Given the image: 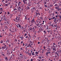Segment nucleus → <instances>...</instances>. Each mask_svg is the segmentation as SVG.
<instances>
[{
    "label": "nucleus",
    "mask_w": 61,
    "mask_h": 61,
    "mask_svg": "<svg viewBox=\"0 0 61 61\" xmlns=\"http://www.w3.org/2000/svg\"><path fill=\"white\" fill-rule=\"evenodd\" d=\"M5 60H6V61H7V60H8V58H7V57H6L5 58Z\"/></svg>",
    "instance_id": "nucleus-29"
},
{
    "label": "nucleus",
    "mask_w": 61,
    "mask_h": 61,
    "mask_svg": "<svg viewBox=\"0 0 61 61\" xmlns=\"http://www.w3.org/2000/svg\"><path fill=\"white\" fill-rule=\"evenodd\" d=\"M58 7H56L55 8H56V9H58Z\"/></svg>",
    "instance_id": "nucleus-55"
},
{
    "label": "nucleus",
    "mask_w": 61,
    "mask_h": 61,
    "mask_svg": "<svg viewBox=\"0 0 61 61\" xmlns=\"http://www.w3.org/2000/svg\"><path fill=\"white\" fill-rule=\"evenodd\" d=\"M27 34H26V33H25V34L24 36H27Z\"/></svg>",
    "instance_id": "nucleus-40"
},
{
    "label": "nucleus",
    "mask_w": 61,
    "mask_h": 61,
    "mask_svg": "<svg viewBox=\"0 0 61 61\" xmlns=\"http://www.w3.org/2000/svg\"><path fill=\"white\" fill-rule=\"evenodd\" d=\"M35 54V52H33V53H32V56H33V55H35V54H36V53Z\"/></svg>",
    "instance_id": "nucleus-18"
},
{
    "label": "nucleus",
    "mask_w": 61,
    "mask_h": 61,
    "mask_svg": "<svg viewBox=\"0 0 61 61\" xmlns=\"http://www.w3.org/2000/svg\"><path fill=\"white\" fill-rule=\"evenodd\" d=\"M46 2L45 1V4H44V5H46Z\"/></svg>",
    "instance_id": "nucleus-48"
},
{
    "label": "nucleus",
    "mask_w": 61,
    "mask_h": 61,
    "mask_svg": "<svg viewBox=\"0 0 61 61\" xmlns=\"http://www.w3.org/2000/svg\"><path fill=\"white\" fill-rule=\"evenodd\" d=\"M17 6V4H15V7H16V6Z\"/></svg>",
    "instance_id": "nucleus-57"
},
{
    "label": "nucleus",
    "mask_w": 61,
    "mask_h": 61,
    "mask_svg": "<svg viewBox=\"0 0 61 61\" xmlns=\"http://www.w3.org/2000/svg\"><path fill=\"white\" fill-rule=\"evenodd\" d=\"M23 56H24V55H22L21 56V57L20 58V59H21V60H22V59L23 58Z\"/></svg>",
    "instance_id": "nucleus-12"
},
{
    "label": "nucleus",
    "mask_w": 61,
    "mask_h": 61,
    "mask_svg": "<svg viewBox=\"0 0 61 61\" xmlns=\"http://www.w3.org/2000/svg\"><path fill=\"white\" fill-rule=\"evenodd\" d=\"M47 49H46L45 50H46V51L47 52H50V50L51 51V49H50V48H49V47H48V48H47Z\"/></svg>",
    "instance_id": "nucleus-3"
},
{
    "label": "nucleus",
    "mask_w": 61,
    "mask_h": 61,
    "mask_svg": "<svg viewBox=\"0 0 61 61\" xmlns=\"http://www.w3.org/2000/svg\"><path fill=\"white\" fill-rule=\"evenodd\" d=\"M26 10H30V8L28 6H27L26 7Z\"/></svg>",
    "instance_id": "nucleus-7"
},
{
    "label": "nucleus",
    "mask_w": 61,
    "mask_h": 61,
    "mask_svg": "<svg viewBox=\"0 0 61 61\" xmlns=\"http://www.w3.org/2000/svg\"><path fill=\"white\" fill-rule=\"evenodd\" d=\"M32 8V9H31V10H34V11L35 10V7H33Z\"/></svg>",
    "instance_id": "nucleus-13"
},
{
    "label": "nucleus",
    "mask_w": 61,
    "mask_h": 61,
    "mask_svg": "<svg viewBox=\"0 0 61 61\" xmlns=\"http://www.w3.org/2000/svg\"><path fill=\"white\" fill-rule=\"evenodd\" d=\"M6 22H7V23L8 24H9V23H10V22H9V21H6Z\"/></svg>",
    "instance_id": "nucleus-28"
},
{
    "label": "nucleus",
    "mask_w": 61,
    "mask_h": 61,
    "mask_svg": "<svg viewBox=\"0 0 61 61\" xmlns=\"http://www.w3.org/2000/svg\"><path fill=\"white\" fill-rule=\"evenodd\" d=\"M55 6V7H58V5H57V4H56L55 5H54Z\"/></svg>",
    "instance_id": "nucleus-15"
},
{
    "label": "nucleus",
    "mask_w": 61,
    "mask_h": 61,
    "mask_svg": "<svg viewBox=\"0 0 61 61\" xmlns=\"http://www.w3.org/2000/svg\"><path fill=\"white\" fill-rule=\"evenodd\" d=\"M54 27H56V26H57V25H54Z\"/></svg>",
    "instance_id": "nucleus-51"
},
{
    "label": "nucleus",
    "mask_w": 61,
    "mask_h": 61,
    "mask_svg": "<svg viewBox=\"0 0 61 61\" xmlns=\"http://www.w3.org/2000/svg\"><path fill=\"white\" fill-rule=\"evenodd\" d=\"M22 10H20V9H18V11H19V12H20Z\"/></svg>",
    "instance_id": "nucleus-31"
},
{
    "label": "nucleus",
    "mask_w": 61,
    "mask_h": 61,
    "mask_svg": "<svg viewBox=\"0 0 61 61\" xmlns=\"http://www.w3.org/2000/svg\"><path fill=\"white\" fill-rule=\"evenodd\" d=\"M29 55H30V56H31V55H32V53H30V54Z\"/></svg>",
    "instance_id": "nucleus-62"
},
{
    "label": "nucleus",
    "mask_w": 61,
    "mask_h": 61,
    "mask_svg": "<svg viewBox=\"0 0 61 61\" xmlns=\"http://www.w3.org/2000/svg\"><path fill=\"white\" fill-rule=\"evenodd\" d=\"M5 18H6V17L5 16V15L3 16H2L1 17V18L2 19L3 18H4L3 19V20H5V21H6V19H5Z\"/></svg>",
    "instance_id": "nucleus-5"
},
{
    "label": "nucleus",
    "mask_w": 61,
    "mask_h": 61,
    "mask_svg": "<svg viewBox=\"0 0 61 61\" xmlns=\"http://www.w3.org/2000/svg\"><path fill=\"white\" fill-rule=\"evenodd\" d=\"M30 19V18H28V19H27V20H29Z\"/></svg>",
    "instance_id": "nucleus-53"
},
{
    "label": "nucleus",
    "mask_w": 61,
    "mask_h": 61,
    "mask_svg": "<svg viewBox=\"0 0 61 61\" xmlns=\"http://www.w3.org/2000/svg\"><path fill=\"white\" fill-rule=\"evenodd\" d=\"M50 5L51 7H52V6H53V5Z\"/></svg>",
    "instance_id": "nucleus-45"
},
{
    "label": "nucleus",
    "mask_w": 61,
    "mask_h": 61,
    "mask_svg": "<svg viewBox=\"0 0 61 61\" xmlns=\"http://www.w3.org/2000/svg\"><path fill=\"white\" fill-rule=\"evenodd\" d=\"M34 10H32V13H33L34 12Z\"/></svg>",
    "instance_id": "nucleus-50"
},
{
    "label": "nucleus",
    "mask_w": 61,
    "mask_h": 61,
    "mask_svg": "<svg viewBox=\"0 0 61 61\" xmlns=\"http://www.w3.org/2000/svg\"><path fill=\"white\" fill-rule=\"evenodd\" d=\"M31 23H34L35 22V21H34V18H33L32 20L31 21Z\"/></svg>",
    "instance_id": "nucleus-10"
},
{
    "label": "nucleus",
    "mask_w": 61,
    "mask_h": 61,
    "mask_svg": "<svg viewBox=\"0 0 61 61\" xmlns=\"http://www.w3.org/2000/svg\"><path fill=\"white\" fill-rule=\"evenodd\" d=\"M10 32H13V33H14V31L12 30H10Z\"/></svg>",
    "instance_id": "nucleus-56"
},
{
    "label": "nucleus",
    "mask_w": 61,
    "mask_h": 61,
    "mask_svg": "<svg viewBox=\"0 0 61 61\" xmlns=\"http://www.w3.org/2000/svg\"><path fill=\"white\" fill-rule=\"evenodd\" d=\"M40 3V2L39 1L38 3H37V4H38L39 5V3Z\"/></svg>",
    "instance_id": "nucleus-54"
},
{
    "label": "nucleus",
    "mask_w": 61,
    "mask_h": 61,
    "mask_svg": "<svg viewBox=\"0 0 61 61\" xmlns=\"http://www.w3.org/2000/svg\"><path fill=\"white\" fill-rule=\"evenodd\" d=\"M44 33H45V34H46V31L45 30H44Z\"/></svg>",
    "instance_id": "nucleus-44"
},
{
    "label": "nucleus",
    "mask_w": 61,
    "mask_h": 61,
    "mask_svg": "<svg viewBox=\"0 0 61 61\" xmlns=\"http://www.w3.org/2000/svg\"><path fill=\"white\" fill-rule=\"evenodd\" d=\"M0 11H1V10H3V8H0Z\"/></svg>",
    "instance_id": "nucleus-36"
},
{
    "label": "nucleus",
    "mask_w": 61,
    "mask_h": 61,
    "mask_svg": "<svg viewBox=\"0 0 61 61\" xmlns=\"http://www.w3.org/2000/svg\"><path fill=\"white\" fill-rule=\"evenodd\" d=\"M55 13L56 14H58V13L56 11Z\"/></svg>",
    "instance_id": "nucleus-49"
},
{
    "label": "nucleus",
    "mask_w": 61,
    "mask_h": 61,
    "mask_svg": "<svg viewBox=\"0 0 61 61\" xmlns=\"http://www.w3.org/2000/svg\"><path fill=\"white\" fill-rule=\"evenodd\" d=\"M9 47H11V44H9Z\"/></svg>",
    "instance_id": "nucleus-42"
},
{
    "label": "nucleus",
    "mask_w": 61,
    "mask_h": 61,
    "mask_svg": "<svg viewBox=\"0 0 61 61\" xmlns=\"http://www.w3.org/2000/svg\"><path fill=\"white\" fill-rule=\"evenodd\" d=\"M40 9L42 10V7L41 6H40Z\"/></svg>",
    "instance_id": "nucleus-34"
},
{
    "label": "nucleus",
    "mask_w": 61,
    "mask_h": 61,
    "mask_svg": "<svg viewBox=\"0 0 61 61\" xmlns=\"http://www.w3.org/2000/svg\"><path fill=\"white\" fill-rule=\"evenodd\" d=\"M44 45H46V41H45L44 43Z\"/></svg>",
    "instance_id": "nucleus-60"
},
{
    "label": "nucleus",
    "mask_w": 61,
    "mask_h": 61,
    "mask_svg": "<svg viewBox=\"0 0 61 61\" xmlns=\"http://www.w3.org/2000/svg\"><path fill=\"white\" fill-rule=\"evenodd\" d=\"M45 52V51L44 50H42V54H44V52Z\"/></svg>",
    "instance_id": "nucleus-20"
},
{
    "label": "nucleus",
    "mask_w": 61,
    "mask_h": 61,
    "mask_svg": "<svg viewBox=\"0 0 61 61\" xmlns=\"http://www.w3.org/2000/svg\"><path fill=\"white\" fill-rule=\"evenodd\" d=\"M28 25L27 24L26 25H25V28H26L27 27V26Z\"/></svg>",
    "instance_id": "nucleus-14"
},
{
    "label": "nucleus",
    "mask_w": 61,
    "mask_h": 61,
    "mask_svg": "<svg viewBox=\"0 0 61 61\" xmlns=\"http://www.w3.org/2000/svg\"><path fill=\"white\" fill-rule=\"evenodd\" d=\"M18 9H21V7L20 6H19L18 8Z\"/></svg>",
    "instance_id": "nucleus-41"
},
{
    "label": "nucleus",
    "mask_w": 61,
    "mask_h": 61,
    "mask_svg": "<svg viewBox=\"0 0 61 61\" xmlns=\"http://www.w3.org/2000/svg\"><path fill=\"white\" fill-rule=\"evenodd\" d=\"M35 13H39V11H38V10H36Z\"/></svg>",
    "instance_id": "nucleus-22"
},
{
    "label": "nucleus",
    "mask_w": 61,
    "mask_h": 61,
    "mask_svg": "<svg viewBox=\"0 0 61 61\" xmlns=\"http://www.w3.org/2000/svg\"><path fill=\"white\" fill-rule=\"evenodd\" d=\"M36 13V15H40V14L39 13Z\"/></svg>",
    "instance_id": "nucleus-19"
},
{
    "label": "nucleus",
    "mask_w": 61,
    "mask_h": 61,
    "mask_svg": "<svg viewBox=\"0 0 61 61\" xmlns=\"http://www.w3.org/2000/svg\"><path fill=\"white\" fill-rule=\"evenodd\" d=\"M39 23H38V24H37V26H38V27H40V26L39 25Z\"/></svg>",
    "instance_id": "nucleus-26"
},
{
    "label": "nucleus",
    "mask_w": 61,
    "mask_h": 61,
    "mask_svg": "<svg viewBox=\"0 0 61 61\" xmlns=\"http://www.w3.org/2000/svg\"><path fill=\"white\" fill-rule=\"evenodd\" d=\"M28 35L29 36V37H30V34H28Z\"/></svg>",
    "instance_id": "nucleus-58"
},
{
    "label": "nucleus",
    "mask_w": 61,
    "mask_h": 61,
    "mask_svg": "<svg viewBox=\"0 0 61 61\" xmlns=\"http://www.w3.org/2000/svg\"><path fill=\"white\" fill-rule=\"evenodd\" d=\"M7 14L8 15H10V13H9V12H8Z\"/></svg>",
    "instance_id": "nucleus-52"
},
{
    "label": "nucleus",
    "mask_w": 61,
    "mask_h": 61,
    "mask_svg": "<svg viewBox=\"0 0 61 61\" xmlns=\"http://www.w3.org/2000/svg\"><path fill=\"white\" fill-rule=\"evenodd\" d=\"M39 25H40V26H42L43 25H42V23H41V24H39Z\"/></svg>",
    "instance_id": "nucleus-23"
},
{
    "label": "nucleus",
    "mask_w": 61,
    "mask_h": 61,
    "mask_svg": "<svg viewBox=\"0 0 61 61\" xmlns=\"http://www.w3.org/2000/svg\"><path fill=\"white\" fill-rule=\"evenodd\" d=\"M16 22H22V21L21 20L20 17H17L16 18Z\"/></svg>",
    "instance_id": "nucleus-2"
},
{
    "label": "nucleus",
    "mask_w": 61,
    "mask_h": 61,
    "mask_svg": "<svg viewBox=\"0 0 61 61\" xmlns=\"http://www.w3.org/2000/svg\"><path fill=\"white\" fill-rule=\"evenodd\" d=\"M7 42H8V43H9L10 42L9 40L8 39H7Z\"/></svg>",
    "instance_id": "nucleus-24"
},
{
    "label": "nucleus",
    "mask_w": 61,
    "mask_h": 61,
    "mask_svg": "<svg viewBox=\"0 0 61 61\" xmlns=\"http://www.w3.org/2000/svg\"><path fill=\"white\" fill-rule=\"evenodd\" d=\"M55 55L57 56H59V54L58 53H57V52H55Z\"/></svg>",
    "instance_id": "nucleus-8"
},
{
    "label": "nucleus",
    "mask_w": 61,
    "mask_h": 61,
    "mask_svg": "<svg viewBox=\"0 0 61 61\" xmlns=\"http://www.w3.org/2000/svg\"><path fill=\"white\" fill-rule=\"evenodd\" d=\"M47 32H48V34H49V33H50V30H47Z\"/></svg>",
    "instance_id": "nucleus-16"
},
{
    "label": "nucleus",
    "mask_w": 61,
    "mask_h": 61,
    "mask_svg": "<svg viewBox=\"0 0 61 61\" xmlns=\"http://www.w3.org/2000/svg\"><path fill=\"white\" fill-rule=\"evenodd\" d=\"M57 56H56V55H55V58H56V57H57Z\"/></svg>",
    "instance_id": "nucleus-61"
},
{
    "label": "nucleus",
    "mask_w": 61,
    "mask_h": 61,
    "mask_svg": "<svg viewBox=\"0 0 61 61\" xmlns=\"http://www.w3.org/2000/svg\"><path fill=\"white\" fill-rule=\"evenodd\" d=\"M19 28H21V25H19Z\"/></svg>",
    "instance_id": "nucleus-33"
},
{
    "label": "nucleus",
    "mask_w": 61,
    "mask_h": 61,
    "mask_svg": "<svg viewBox=\"0 0 61 61\" xmlns=\"http://www.w3.org/2000/svg\"><path fill=\"white\" fill-rule=\"evenodd\" d=\"M3 43H4V41L3 40L1 41L0 42V43H1V44H3Z\"/></svg>",
    "instance_id": "nucleus-21"
},
{
    "label": "nucleus",
    "mask_w": 61,
    "mask_h": 61,
    "mask_svg": "<svg viewBox=\"0 0 61 61\" xmlns=\"http://www.w3.org/2000/svg\"><path fill=\"white\" fill-rule=\"evenodd\" d=\"M43 48L44 49V50L46 48V46H44L43 47Z\"/></svg>",
    "instance_id": "nucleus-37"
},
{
    "label": "nucleus",
    "mask_w": 61,
    "mask_h": 61,
    "mask_svg": "<svg viewBox=\"0 0 61 61\" xmlns=\"http://www.w3.org/2000/svg\"><path fill=\"white\" fill-rule=\"evenodd\" d=\"M5 28H6V29H8V27H7L6 26H5Z\"/></svg>",
    "instance_id": "nucleus-27"
},
{
    "label": "nucleus",
    "mask_w": 61,
    "mask_h": 61,
    "mask_svg": "<svg viewBox=\"0 0 61 61\" xmlns=\"http://www.w3.org/2000/svg\"><path fill=\"white\" fill-rule=\"evenodd\" d=\"M56 43H53V45L51 47V49L52 50H53V51H56Z\"/></svg>",
    "instance_id": "nucleus-1"
},
{
    "label": "nucleus",
    "mask_w": 61,
    "mask_h": 61,
    "mask_svg": "<svg viewBox=\"0 0 61 61\" xmlns=\"http://www.w3.org/2000/svg\"><path fill=\"white\" fill-rule=\"evenodd\" d=\"M55 17H52V19H55Z\"/></svg>",
    "instance_id": "nucleus-38"
},
{
    "label": "nucleus",
    "mask_w": 61,
    "mask_h": 61,
    "mask_svg": "<svg viewBox=\"0 0 61 61\" xmlns=\"http://www.w3.org/2000/svg\"><path fill=\"white\" fill-rule=\"evenodd\" d=\"M29 28L30 31H31V30H32L33 29V28H32L31 27H30Z\"/></svg>",
    "instance_id": "nucleus-9"
},
{
    "label": "nucleus",
    "mask_w": 61,
    "mask_h": 61,
    "mask_svg": "<svg viewBox=\"0 0 61 61\" xmlns=\"http://www.w3.org/2000/svg\"><path fill=\"white\" fill-rule=\"evenodd\" d=\"M57 59H59V57H57L56 58Z\"/></svg>",
    "instance_id": "nucleus-63"
},
{
    "label": "nucleus",
    "mask_w": 61,
    "mask_h": 61,
    "mask_svg": "<svg viewBox=\"0 0 61 61\" xmlns=\"http://www.w3.org/2000/svg\"><path fill=\"white\" fill-rule=\"evenodd\" d=\"M59 17H60V19H61V16H59Z\"/></svg>",
    "instance_id": "nucleus-59"
},
{
    "label": "nucleus",
    "mask_w": 61,
    "mask_h": 61,
    "mask_svg": "<svg viewBox=\"0 0 61 61\" xmlns=\"http://www.w3.org/2000/svg\"><path fill=\"white\" fill-rule=\"evenodd\" d=\"M36 28V26L34 27H33V31H35V28Z\"/></svg>",
    "instance_id": "nucleus-11"
},
{
    "label": "nucleus",
    "mask_w": 61,
    "mask_h": 61,
    "mask_svg": "<svg viewBox=\"0 0 61 61\" xmlns=\"http://www.w3.org/2000/svg\"><path fill=\"white\" fill-rule=\"evenodd\" d=\"M44 6L45 7H47V6L46 5H44Z\"/></svg>",
    "instance_id": "nucleus-43"
},
{
    "label": "nucleus",
    "mask_w": 61,
    "mask_h": 61,
    "mask_svg": "<svg viewBox=\"0 0 61 61\" xmlns=\"http://www.w3.org/2000/svg\"><path fill=\"white\" fill-rule=\"evenodd\" d=\"M18 6H20L21 4V2L19 1L18 2Z\"/></svg>",
    "instance_id": "nucleus-6"
},
{
    "label": "nucleus",
    "mask_w": 61,
    "mask_h": 61,
    "mask_svg": "<svg viewBox=\"0 0 61 61\" xmlns=\"http://www.w3.org/2000/svg\"><path fill=\"white\" fill-rule=\"evenodd\" d=\"M25 16V20H27V19L26 18V15Z\"/></svg>",
    "instance_id": "nucleus-39"
},
{
    "label": "nucleus",
    "mask_w": 61,
    "mask_h": 61,
    "mask_svg": "<svg viewBox=\"0 0 61 61\" xmlns=\"http://www.w3.org/2000/svg\"><path fill=\"white\" fill-rule=\"evenodd\" d=\"M5 6H8V4H5Z\"/></svg>",
    "instance_id": "nucleus-32"
},
{
    "label": "nucleus",
    "mask_w": 61,
    "mask_h": 61,
    "mask_svg": "<svg viewBox=\"0 0 61 61\" xmlns=\"http://www.w3.org/2000/svg\"><path fill=\"white\" fill-rule=\"evenodd\" d=\"M43 27H44V28H46V25H43Z\"/></svg>",
    "instance_id": "nucleus-30"
},
{
    "label": "nucleus",
    "mask_w": 61,
    "mask_h": 61,
    "mask_svg": "<svg viewBox=\"0 0 61 61\" xmlns=\"http://www.w3.org/2000/svg\"><path fill=\"white\" fill-rule=\"evenodd\" d=\"M35 53L36 54V55H38L39 54V52H35Z\"/></svg>",
    "instance_id": "nucleus-25"
},
{
    "label": "nucleus",
    "mask_w": 61,
    "mask_h": 61,
    "mask_svg": "<svg viewBox=\"0 0 61 61\" xmlns=\"http://www.w3.org/2000/svg\"><path fill=\"white\" fill-rule=\"evenodd\" d=\"M48 54H51V52H48Z\"/></svg>",
    "instance_id": "nucleus-64"
},
{
    "label": "nucleus",
    "mask_w": 61,
    "mask_h": 61,
    "mask_svg": "<svg viewBox=\"0 0 61 61\" xmlns=\"http://www.w3.org/2000/svg\"><path fill=\"white\" fill-rule=\"evenodd\" d=\"M24 37H23V36H21V40H23V39H24Z\"/></svg>",
    "instance_id": "nucleus-17"
},
{
    "label": "nucleus",
    "mask_w": 61,
    "mask_h": 61,
    "mask_svg": "<svg viewBox=\"0 0 61 61\" xmlns=\"http://www.w3.org/2000/svg\"><path fill=\"white\" fill-rule=\"evenodd\" d=\"M24 29V28L23 27V26H22L21 27V29Z\"/></svg>",
    "instance_id": "nucleus-46"
},
{
    "label": "nucleus",
    "mask_w": 61,
    "mask_h": 61,
    "mask_svg": "<svg viewBox=\"0 0 61 61\" xmlns=\"http://www.w3.org/2000/svg\"><path fill=\"white\" fill-rule=\"evenodd\" d=\"M46 55L47 56H48V52H46Z\"/></svg>",
    "instance_id": "nucleus-35"
},
{
    "label": "nucleus",
    "mask_w": 61,
    "mask_h": 61,
    "mask_svg": "<svg viewBox=\"0 0 61 61\" xmlns=\"http://www.w3.org/2000/svg\"><path fill=\"white\" fill-rule=\"evenodd\" d=\"M28 36H26L25 37V38H28Z\"/></svg>",
    "instance_id": "nucleus-47"
},
{
    "label": "nucleus",
    "mask_w": 61,
    "mask_h": 61,
    "mask_svg": "<svg viewBox=\"0 0 61 61\" xmlns=\"http://www.w3.org/2000/svg\"><path fill=\"white\" fill-rule=\"evenodd\" d=\"M2 49H3V50H6V47L5 46L2 47Z\"/></svg>",
    "instance_id": "nucleus-4"
}]
</instances>
